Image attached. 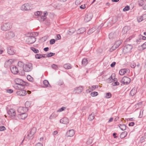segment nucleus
Instances as JSON below:
<instances>
[{
  "label": "nucleus",
  "mask_w": 146,
  "mask_h": 146,
  "mask_svg": "<svg viewBox=\"0 0 146 146\" xmlns=\"http://www.w3.org/2000/svg\"><path fill=\"white\" fill-rule=\"evenodd\" d=\"M16 84L18 85L17 87L19 90H22L25 88V86L26 85V82L22 80L17 78L15 81Z\"/></svg>",
  "instance_id": "nucleus-1"
},
{
  "label": "nucleus",
  "mask_w": 146,
  "mask_h": 146,
  "mask_svg": "<svg viewBox=\"0 0 146 146\" xmlns=\"http://www.w3.org/2000/svg\"><path fill=\"white\" fill-rule=\"evenodd\" d=\"M36 129L35 127H33L28 132L27 136L29 139H32L34 137V135L36 133Z\"/></svg>",
  "instance_id": "nucleus-2"
},
{
  "label": "nucleus",
  "mask_w": 146,
  "mask_h": 146,
  "mask_svg": "<svg viewBox=\"0 0 146 146\" xmlns=\"http://www.w3.org/2000/svg\"><path fill=\"white\" fill-rule=\"evenodd\" d=\"M12 27V25L9 22L3 23L1 27V29L4 31L9 30Z\"/></svg>",
  "instance_id": "nucleus-3"
},
{
  "label": "nucleus",
  "mask_w": 146,
  "mask_h": 146,
  "mask_svg": "<svg viewBox=\"0 0 146 146\" xmlns=\"http://www.w3.org/2000/svg\"><path fill=\"white\" fill-rule=\"evenodd\" d=\"M33 68V64L31 63H28L24 66L23 69L25 72H28L32 70Z\"/></svg>",
  "instance_id": "nucleus-4"
},
{
  "label": "nucleus",
  "mask_w": 146,
  "mask_h": 146,
  "mask_svg": "<svg viewBox=\"0 0 146 146\" xmlns=\"http://www.w3.org/2000/svg\"><path fill=\"white\" fill-rule=\"evenodd\" d=\"M121 82L124 85H127L131 82V79L127 76H124L121 80Z\"/></svg>",
  "instance_id": "nucleus-5"
},
{
  "label": "nucleus",
  "mask_w": 146,
  "mask_h": 146,
  "mask_svg": "<svg viewBox=\"0 0 146 146\" xmlns=\"http://www.w3.org/2000/svg\"><path fill=\"white\" fill-rule=\"evenodd\" d=\"M132 48V45L129 44H127L124 47L123 50L124 52L127 53L130 52Z\"/></svg>",
  "instance_id": "nucleus-6"
},
{
  "label": "nucleus",
  "mask_w": 146,
  "mask_h": 146,
  "mask_svg": "<svg viewBox=\"0 0 146 146\" xmlns=\"http://www.w3.org/2000/svg\"><path fill=\"white\" fill-rule=\"evenodd\" d=\"M36 40V38L34 36L31 35L29 36L26 40V42L28 44H32L34 43Z\"/></svg>",
  "instance_id": "nucleus-7"
},
{
  "label": "nucleus",
  "mask_w": 146,
  "mask_h": 146,
  "mask_svg": "<svg viewBox=\"0 0 146 146\" xmlns=\"http://www.w3.org/2000/svg\"><path fill=\"white\" fill-rule=\"evenodd\" d=\"M7 113L12 119L15 118L16 116V112L14 109H11L7 112Z\"/></svg>",
  "instance_id": "nucleus-8"
},
{
  "label": "nucleus",
  "mask_w": 146,
  "mask_h": 146,
  "mask_svg": "<svg viewBox=\"0 0 146 146\" xmlns=\"http://www.w3.org/2000/svg\"><path fill=\"white\" fill-rule=\"evenodd\" d=\"M15 36V33L13 31H10L6 33L5 34V37L7 39L12 38Z\"/></svg>",
  "instance_id": "nucleus-9"
},
{
  "label": "nucleus",
  "mask_w": 146,
  "mask_h": 146,
  "mask_svg": "<svg viewBox=\"0 0 146 146\" xmlns=\"http://www.w3.org/2000/svg\"><path fill=\"white\" fill-rule=\"evenodd\" d=\"M30 7L31 6L29 3H26L22 6L21 9L24 11L30 10H31Z\"/></svg>",
  "instance_id": "nucleus-10"
},
{
  "label": "nucleus",
  "mask_w": 146,
  "mask_h": 146,
  "mask_svg": "<svg viewBox=\"0 0 146 146\" xmlns=\"http://www.w3.org/2000/svg\"><path fill=\"white\" fill-rule=\"evenodd\" d=\"M10 69L11 72L14 74H17L19 72L18 69L14 65L11 66Z\"/></svg>",
  "instance_id": "nucleus-11"
},
{
  "label": "nucleus",
  "mask_w": 146,
  "mask_h": 146,
  "mask_svg": "<svg viewBox=\"0 0 146 146\" xmlns=\"http://www.w3.org/2000/svg\"><path fill=\"white\" fill-rule=\"evenodd\" d=\"M93 17V14L91 13H89L86 15L85 18V21L86 22H88L90 21L92 19Z\"/></svg>",
  "instance_id": "nucleus-12"
},
{
  "label": "nucleus",
  "mask_w": 146,
  "mask_h": 146,
  "mask_svg": "<svg viewBox=\"0 0 146 146\" xmlns=\"http://www.w3.org/2000/svg\"><path fill=\"white\" fill-rule=\"evenodd\" d=\"M15 51L12 46H9L7 47V53L10 55H12L15 54Z\"/></svg>",
  "instance_id": "nucleus-13"
},
{
  "label": "nucleus",
  "mask_w": 146,
  "mask_h": 146,
  "mask_svg": "<svg viewBox=\"0 0 146 146\" xmlns=\"http://www.w3.org/2000/svg\"><path fill=\"white\" fill-rule=\"evenodd\" d=\"M29 109L24 107H20L18 109V112L22 113H23L26 112L28 111Z\"/></svg>",
  "instance_id": "nucleus-14"
},
{
  "label": "nucleus",
  "mask_w": 146,
  "mask_h": 146,
  "mask_svg": "<svg viewBox=\"0 0 146 146\" xmlns=\"http://www.w3.org/2000/svg\"><path fill=\"white\" fill-rule=\"evenodd\" d=\"M26 112L23 113H20L17 115V117L19 119H24L27 116L28 114L26 113Z\"/></svg>",
  "instance_id": "nucleus-15"
},
{
  "label": "nucleus",
  "mask_w": 146,
  "mask_h": 146,
  "mask_svg": "<svg viewBox=\"0 0 146 146\" xmlns=\"http://www.w3.org/2000/svg\"><path fill=\"white\" fill-rule=\"evenodd\" d=\"M129 70L128 68H124L121 69L119 71V74L121 75L124 74L127 72L129 73Z\"/></svg>",
  "instance_id": "nucleus-16"
},
{
  "label": "nucleus",
  "mask_w": 146,
  "mask_h": 146,
  "mask_svg": "<svg viewBox=\"0 0 146 146\" xmlns=\"http://www.w3.org/2000/svg\"><path fill=\"white\" fill-rule=\"evenodd\" d=\"M16 93L18 95L20 96H25L26 94V91L25 90H21L17 91Z\"/></svg>",
  "instance_id": "nucleus-17"
},
{
  "label": "nucleus",
  "mask_w": 146,
  "mask_h": 146,
  "mask_svg": "<svg viewBox=\"0 0 146 146\" xmlns=\"http://www.w3.org/2000/svg\"><path fill=\"white\" fill-rule=\"evenodd\" d=\"M83 90L82 86H79L75 88L74 92L75 93L79 94L82 92Z\"/></svg>",
  "instance_id": "nucleus-18"
},
{
  "label": "nucleus",
  "mask_w": 146,
  "mask_h": 146,
  "mask_svg": "<svg viewBox=\"0 0 146 146\" xmlns=\"http://www.w3.org/2000/svg\"><path fill=\"white\" fill-rule=\"evenodd\" d=\"M74 131L72 129L69 130L66 133V135L68 137H72L74 135Z\"/></svg>",
  "instance_id": "nucleus-19"
},
{
  "label": "nucleus",
  "mask_w": 146,
  "mask_h": 146,
  "mask_svg": "<svg viewBox=\"0 0 146 146\" xmlns=\"http://www.w3.org/2000/svg\"><path fill=\"white\" fill-rule=\"evenodd\" d=\"M12 60L11 59L7 60L5 62L4 64V67L6 68H7L8 66H10L12 64Z\"/></svg>",
  "instance_id": "nucleus-20"
},
{
  "label": "nucleus",
  "mask_w": 146,
  "mask_h": 146,
  "mask_svg": "<svg viewBox=\"0 0 146 146\" xmlns=\"http://www.w3.org/2000/svg\"><path fill=\"white\" fill-rule=\"evenodd\" d=\"M60 122L61 123L67 124L68 123V119L66 117H64L60 120Z\"/></svg>",
  "instance_id": "nucleus-21"
},
{
  "label": "nucleus",
  "mask_w": 146,
  "mask_h": 146,
  "mask_svg": "<svg viewBox=\"0 0 146 146\" xmlns=\"http://www.w3.org/2000/svg\"><path fill=\"white\" fill-rule=\"evenodd\" d=\"M122 42V40H118L116 41L114 44V46H115V48L113 50H115L118 48Z\"/></svg>",
  "instance_id": "nucleus-22"
},
{
  "label": "nucleus",
  "mask_w": 146,
  "mask_h": 146,
  "mask_svg": "<svg viewBox=\"0 0 146 146\" xmlns=\"http://www.w3.org/2000/svg\"><path fill=\"white\" fill-rule=\"evenodd\" d=\"M46 55V54H36L35 55V58L37 59H39L42 58H45L46 56H44Z\"/></svg>",
  "instance_id": "nucleus-23"
},
{
  "label": "nucleus",
  "mask_w": 146,
  "mask_h": 146,
  "mask_svg": "<svg viewBox=\"0 0 146 146\" xmlns=\"http://www.w3.org/2000/svg\"><path fill=\"white\" fill-rule=\"evenodd\" d=\"M86 31V29L85 28H81L80 29H79L77 31V34H80L83 33L85 32Z\"/></svg>",
  "instance_id": "nucleus-24"
},
{
  "label": "nucleus",
  "mask_w": 146,
  "mask_h": 146,
  "mask_svg": "<svg viewBox=\"0 0 146 146\" xmlns=\"http://www.w3.org/2000/svg\"><path fill=\"white\" fill-rule=\"evenodd\" d=\"M137 92V90L135 88H133L130 91V95L132 96H133Z\"/></svg>",
  "instance_id": "nucleus-25"
},
{
  "label": "nucleus",
  "mask_w": 146,
  "mask_h": 146,
  "mask_svg": "<svg viewBox=\"0 0 146 146\" xmlns=\"http://www.w3.org/2000/svg\"><path fill=\"white\" fill-rule=\"evenodd\" d=\"M118 126L119 128L122 131L125 130L126 129V125L123 124H119L118 125Z\"/></svg>",
  "instance_id": "nucleus-26"
},
{
  "label": "nucleus",
  "mask_w": 146,
  "mask_h": 146,
  "mask_svg": "<svg viewBox=\"0 0 146 146\" xmlns=\"http://www.w3.org/2000/svg\"><path fill=\"white\" fill-rule=\"evenodd\" d=\"M43 83L44 86H45V87H49L50 88L51 87V86L49 84V83L48 81L47 80H45L43 81Z\"/></svg>",
  "instance_id": "nucleus-27"
},
{
  "label": "nucleus",
  "mask_w": 146,
  "mask_h": 146,
  "mask_svg": "<svg viewBox=\"0 0 146 146\" xmlns=\"http://www.w3.org/2000/svg\"><path fill=\"white\" fill-rule=\"evenodd\" d=\"M127 134V132L126 131H124L121 133L120 135V137L121 139H123L125 137Z\"/></svg>",
  "instance_id": "nucleus-28"
},
{
  "label": "nucleus",
  "mask_w": 146,
  "mask_h": 146,
  "mask_svg": "<svg viewBox=\"0 0 146 146\" xmlns=\"http://www.w3.org/2000/svg\"><path fill=\"white\" fill-rule=\"evenodd\" d=\"M142 39L141 38V35H140L138 38L136 39V42L137 44H139L142 41Z\"/></svg>",
  "instance_id": "nucleus-29"
},
{
  "label": "nucleus",
  "mask_w": 146,
  "mask_h": 146,
  "mask_svg": "<svg viewBox=\"0 0 146 146\" xmlns=\"http://www.w3.org/2000/svg\"><path fill=\"white\" fill-rule=\"evenodd\" d=\"M76 31V30L75 28H71L69 30L68 34L71 35L74 33Z\"/></svg>",
  "instance_id": "nucleus-30"
},
{
  "label": "nucleus",
  "mask_w": 146,
  "mask_h": 146,
  "mask_svg": "<svg viewBox=\"0 0 146 146\" xmlns=\"http://www.w3.org/2000/svg\"><path fill=\"white\" fill-rule=\"evenodd\" d=\"M64 67L66 69H68L71 68V65L70 64L67 63L64 64Z\"/></svg>",
  "instance_id": "nucleus-31"
},
{
  "label": "nucleus",
  "mask_w": 146,
  "mask_h": 146,
  "mask_svg": "<svg viewBox=\"0 0 146 146\" xmlns=\"http://www.w3.org/2000/svg\"><path fill=\"white\" fill-rule=\"evenodd\" d=\"M31 50H32L35 53L38 54L39 52V51L38 49L36 48L33 47H31Z\"/></svg>",
  "instance_id": "nucleus-32"
},
{
  "label": "nucleus",
  "mask_w": 146,
  "mask_h": 146,
  "mask_svg": "<svg viewBox=\"0 0 146 146\" xmlns=\"http://www.w3.org/2000/svg\"><path fill=\"white\" fill-rule=\"evenodd\" d=\"M82 63L84 66H86L88 63L87 60L86 58H84L82 60Z\"/></svg>",
  "instance_id": "nucleus-33"
},
{
  "label": "nucleus",
  "mask_w": 146,
  "mask_h": 146,
  "mask_svg": "<svg viewBox=\"0 0 146 146\" xmlns=\"http://www.w3.org/2000/svg\"><path fill=\"white\" fill-rule=\"evenodd\" d=\"M128 28L127 26L124 27L122 30V32L124 34H125L128 32Z\"/></svg>",
  "instance_id": "nucleus-34"
},
{
  "label": "nucleus",
  "mask_w": 146,
  "mask_h": 146,
  "mask_svg": "<svg viewBox=\"0 0 146 146\" xmlns=\"http://www.w3.org/2000/svg\"><path fill=\"white\" fill-rule=\"evenodd\" d=\"M94 118V113L93 112L89 116L88 119L89 120L92 121Z\"/></svg>",
  "instance_id": "nucleus-35"
},
{
  "label": "nucleus",
  "mask_w": 146,
  "mask_h": 146,
  "mask_svg": "<svg viewBox=\"0 0 146 146\" xmlns=\"http://www.w3.org/2000/svg\"><path fill=\"white\" fill-rule=\"evenodd\" d=\"M98 86H96V85L93 86H92V88L89 89V90H88L89 92H90L91 91V90L92 91L94 90L95 89L98 88ZM88 91V90H87L86 91Z\"/></svg>",
  "instance_id": "nucleus-36"
},
{
  "label": "nucleus",
  "mask_w": 146,
  "mask_h": 146,
  "mask_svg": "<svg viewBox=\"0 0 146 146\" xmlns=\"http://www.w3.org/2000/svg\"><path fill=\"white\" fill-rule=\"evenodd\" d=\"M31 105V102L29 101H27L25 103V108H27L28 109V108L30 107Z\"/></svg>",
  "instance_id": "nucleus-37"
},
{
  "label": "nucleus",
  "mask_w": 146,
  "mask_h": 146,
  "mask_svg": "<svg viewBox=\"0 0 146 146\" xmlns=\"http://www.w3.org/2000/svg\"><path fill=\"white\" fill-rule=\"evenodd\" d=\"M42 11H37L34 13V15L36 16H40L42 15Z\"/></svg>",
  "instance_id": "nucleus-38"
},
{
  "label": "nucleus",
  "mask_w": 146,
  "mask_h": 146,
  "mask_svg": "<svg viewBox=\"0 0 146 146\" xmlns=\"http://www.w3.org/2000/svg\"><path fill=\"white\" fill-rule=\"evenodd\" d=\"M144 3L145 2L144 0H139L138 1V4L140 6H143Z\"/></svg>",
  "instance_id": "nucleus-39"
},
{
  "label": "nucleus",
  "mask_w": 146,
  "mask_h": 146,
  "mask_svg": "<svg viewBox=\"0 0 146 146\" xmlns=\"http://www.w3.org/2000/svg\"><path fill=\"white\" fill-rule=\"evenodd\" d=\"M17 64H18V66L21 67H23H23H24V63L22 62L19 61L18 62Z\"/></svg>",
  "instance_id": "nucleus-40"
},
{
  "label": "nucleus",
  "mask_w": 146,
  "mask_h": 146,
  "mask_svg": "<svg viewBox=\"0 0 146 146\" xmlns=\"http://www.w3.org/2000/svg\"><path fill=\"white\" fill-rule=\"evenodd\" d=\"M56 117V115L55 114V113H52V114L50 115L49 118L50 119H51Z\"/></svg>",
  "instance_id": "nucleus-41"
},
{
  "label": "nucleus",
  "mask_w": 146,
  "mask_h": 146,
  "mask_svg": "<svg viewBox=\"0 0 146 146\" xmlns=\"http://www.w3.org/2000/svg\"><path fill=\"white\" fill-rule=\"evenodd\" d=\"M98 92H92L90 94L91 95L92 97L96 96L98 95Z\"/></svg>",
  "instance_id": "nucleus-42"
},
{
  "label": "nucleus",
  "mask_w": 146,
  "mask_h": 146,
  "mask_svg": "<svg viewBox=\"0 0 146 146\" xmlns=\"http://www.w3.org/2000/svg\"><path fill=\"white\" fill-rule=\"evenodd\" d=\"M40 21H44L45 19H46V17L45 16H44V15H41L40 16Z\"/></svg>",
  "instance_id": "nucleus-43"
},
{
  "label": "nucleus",
  "mask_w": 146,
  "mask_h": 146,
  "mask_svg": "<svg viewBox=\"0 0 146 146\" xmlns=\"http://www.w3.org/2000/svg\"><path fill=\"white\" fill-rule=\"evenodd\" d=\"M111 94L110 92L107 93L106 94L105 98H111Z\"/></svg>",
  "instance_id": "nucleus-44"
},
{
  "label": "nucleus",
  "mask_w": 146,
  "mask_h": 146,
  "mask_svg": "<svg viewBox=\"0 0 146 146\" xmlns=\"http://www.w3.org/2000/svg\"><path fill=\"white\" fill-rule=\"evenodd\" d=\"M55 53L52 52H50L47 54V56L48 57H52L55 55Z\"/></svg>",
  "instance_id": "nucleus-45"
},
{
  "label": "nucleus",
  "mask_w": 146,
  "mask_h": 146,
  "mask_svg": "<svg viewBox=\"0 0 146 146\" xmlns=\"http://www.w3.org/2000/svg\"><path fill=\"white\" fill-rule=\"evenodd\" d=\"M144 110L143 109L141 110L140 112V114L139 116V118H141L143 116V112Z\"/></svg>",
  "instance_id": "nucleus-46"
},
{
  "label": "nucleus",
  "mask_w": 146,
  "mask_h": 146,
  "mask_svg": "<svg viewBox=\"0 0 146 146\" xmlns=\"http://www.w3.org/2000/svg\"><path fill=\"white\" fill-rule=\"evenodd\" d=\"M129 9H130L129 6L128 5H127V6H126L123 9V11H127L129 10Z\"/></svg>",
  "instance_id": "nucleus-47"
},
{
  "label": "nucleus",
  "mask_w": 146,
  "mask_h": 146,
  "mask_svg": "<svg viewBox=\"0 0 146 146\" xmlns=\"http://www.w3.org/2000/svg\"><path fill=\"white\" fill-rule=\"evenodd\" d=\"M38 35V33L36 32H33L32 33L30 34L31 35L33 36H34V37H35V36H37Z\"/></svg>",
  "instance_id": "nucleus-48"
},
{
  "label": "nucleus",
  "mask_w": 146,
  "mask_h": 146,
  "mask_svg": "<svg viewBox=\"0 0 146 146\" xmlns=\"http://www.w3.org/2000/svg\"><path fill=\"white\" fill-rule=\"evenodd\" d=\"M51 67L52 68L56 70L58 68V66L55 64H52L51 66Z\"/></svg>",
  "instance_id": "nucleus-49"
},
{
  "label": "nucleus",
  "mask_w": 146,
  "mask_h": 146,
  "mask_svg": "<svg viewBox=\"0 0 146 146\" xmlns=\"http://www.w3.org/2000/svg\"><path fill=\"white\" fill-rule=\"evenodd\" d=\"M27 78L28 80L30 81H32L33 80V78L30 75L27 76Z\"/></svg>",
  "instance_id": "nucleus-50"
},
{
  "label": "nucleus",
  "mask_w": 146,
  "mask_h": 146,
  "mask_svg": "<svg viewBox=\"0 0 146 146\" xmlns=\"http://www.w3.org/2000/svg\"><path fill=\"white\" fill-rule=\"evenodd\" d=\"M56 40L54 39H51L50 41V44H54Z\"/></svg>",
  "instance_id": "nucleus-51"
},
{
  "label": "nucleus",
  "mask_w": 146,
  "mask_h": 146,
  "mask_svg": "<svg viewBox=\"0 0 146 146\" xmlns=\"http://www.w3.org/2000/svg\"><path fill=\"white\" fill-rule=\"evenodd\" d=\"M137 20L139 22H141L143 20L141 16L138 17L137 18Z\"/></svg>",
  "instance_id": "nucleus-52"
},
{
  "label": "nucleus",
  "mask_w": 146,
  "mask_h": 146,
  "mask_svg": "<svg viewBox=\"0 0 146 146\" xmlns=\"http://www.w3.org/2000/svg\"><path fill=\"white\" fill-rule=\"evenodd\" d=\"M145 139H146L143 136L142 137L140 138V141L141 143H142L145 141Z\"/></svg>",
  "instance_id": "nucleus-53"
},
{
  "label": "nucleus",
  "mask_w": 146,
  "mask_h": 146,
  "mask_svg": "<svg viewBox=\"0 0 146 146\" xmlns=\"http://www.w3.org/2000/svg\"><path fill=\"white\" fill-rule=\"evenodd\" d=\"M6 92L8 93L11 94L13 92V90L12 89H8L6 90Z\"/></svg>",
  "instance_id": "nucleus-54"
},
{
  "label": "nucleus",
  "mask_w": 146,
  "mask_h": 146,
  "mask_svg": "<svg viewBox=\"0 0 146 146\" xmlns=\"http://www.w3.org/2000/svg\"><path fill=\"white\" fill-rule=\"evenodd\" d=\"M95 28L94 27L91 28L88 31L90 33H92L95 31Z\"/></svg>",
  "instance_id": "nucleus-55"
},
{
  "label": "nucleus",
  "mask_w": 146,
  "mask_h": 146,
  "mask_svg": "<svg viewBox=\"0 0 146 146\" xmlns=\"http://www.w3.org/2000/svg\"><path fill=\"white\" fill-rule=\"evenodd\" d=\"M65 109V108L62 107L60 109H59L57 110V112H60L62 111H64Z\"/></svg>",
  "instance_id": "nucleus-56"
},
{
  "label": "nucleus",
  "mask_w": 146,
  "mask_h": 146,
  "mask_svg": "<svg viewBox=\"0 0 146 146\" xmlns=\"http://www.w3.org/2000/svg\"><path fill=\"white\" fill-rule=\"evenodd\" d=\"M143 49L146 48V42L143 44L141 46Z\"/></svg>",
  "instance_id": "nucleus-57"
},
{
  "label": "nucleus",
  "mask_w": 146,
  "mask_h": 146,
  "mask_svg": "<svg viewBox=\"0 0 146 146\" xmlns=\"http://www.w3.org/2000/svg\"><path fill=\"white\" fill-rule=\"evenodd\" d=\"M6 129L5 127L4 126H0V131H4Z\"/></svg>",
  "instance_id": "nucleus-58"
},
{
  "label": "nucleus",
  "mask_w": 146,
  "mask_h": 146,
  "mask_svg": "<svg viewBox=\"0 0 146 146\" xmlns=\"http://www.w3.org/2000/svg\"><path fill=\"white\" fill-rule=\"evenodd\" d=\"M136 66V64L135 63H131V68H134Z\"/></svg>",
  "instance_id": "nucleus-59"
},
{
  "label": "nucleus",
  "mask_w": 146,
  "mask_h": 146,
  "mask_svg": "<svg viewBox=\"0 0 146 146\" xmlns=\"http://www.w3.org/2000/svg\"><path fill=\"white\" fill-rule=\"evenodd\" d=\"M137 67L139 68V70L140 71L141 69V67H140V64L138 63L137 65H136Z\"/></svg>",
  "instance_id": "nucleus-60"
},
{
  "label": "nucleus",
  "mask_w": 146,
  "mask_h": 146,
  "mask_svg": "<svg viewBox=\"0 0 146 146\" xmlns=\"http://www.w3.org/2000/svg\"><path fill=\"white\" fill-rule=\"evenodd\" d=\"M25 71H24V70H23H23H22V71L21 72L19 71L18 73H19V74H20L21 75H25Z\"/></svg>",
  "instance_id": "nucleus-61"
},
{
  "label": "nucleus",
  "mask_w": 146,
  "mask_h": 146,
  "mask_svg": "<svg viewBox=\"0 0 146 146\" xmlns=\"http://www.w3.org/2000/svg\"><path fill=\"white\" fill-rule=\"evenodd\" d=\"M143 20L146 19V14H145L141 16Z\"/></svg>",
  "instance_id": "nucleus-62"
},
{
  "label": "nucleus",
  "mask_w": 146,
  "mask_h": 146,
  "mask_svg": "<svg viewBox=\"0 0 146 146\" xmlns=\"http://www.w3.org/2000/svg\"><path fill=\"white\" fill-rule=\"evenodd\" d=\"M61 38V36L60 34H58L56 36V39L60 40Z\"/></svg>",
  "instance_id": "nucleus-63"
},
{
  "label": "nucleus",
  "mask_w": 146,
  "mask_h": 146,
  "mask_svg": "<svg viewBox=\"0 0 146 146\" xmlns=\"http://www.w3.org/2000/svg\"><path fill=\"white\" fill-rule=\"evenodd\" d=\"M35 146H43V144L41 143H38L36 144Z\"/></svg>",
  "instance_id": "nucleus-64"
}]
</instances>
